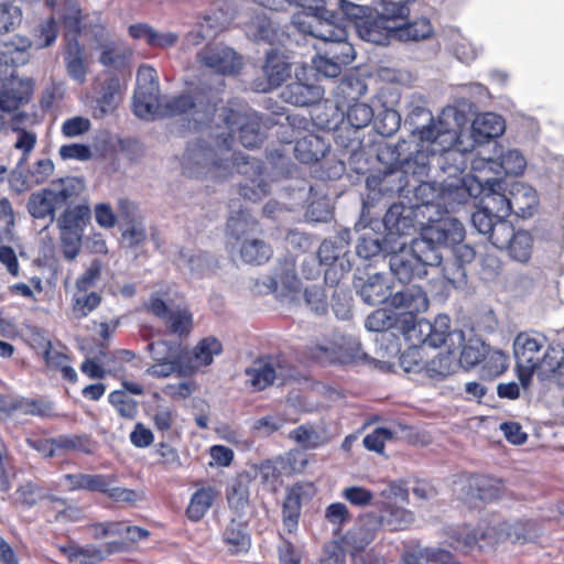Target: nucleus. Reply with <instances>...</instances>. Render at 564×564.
<instances>
[{"label":"nucleus","instance_id":"nucleus-1","mask_svg":"<svg viewBox=\"0 0 564 564\" xmlns=\"http://www.w3.org/2000/svg\"><path fill=\"white\" fill-rule=\"evenodd\" d=\"M405 123L417 137L420 143L413 161L406 163L408 170L415 163L413 173L427 176L432 169L442 172L433 183H422L416 188V196L422 198L429 212L434 207H443L446 213L454 212L484 193L481 175L465 174L466 161L460 135L442 121L435 122L425 108L416 107L409 115Z\"/></svg>","mask_w":564,"mask_h":564},{"label":"nucleus","instance_id":"nucleus-2","mask_svg":"<svg viewBox=\"0 0 564 564\" xmlns=\"http://www.w3.org/2000/svg\"><path fill=\"white\" fill-rule=\"evenodd\" d=\"M182 166L191 176L210 174L213 177H227L237 170L245 176L240 184V194L252 202L260 200L269 193L262 162L236 152L225 138V131L216 134L215 148H210L203 140L191 141L183 154Z\"/></svg>","mask_w":564,"mask_h":564},{"label":"nucleus","instance_id":"nucleus-3","mask_svg":"<svg viewBox=\"0 0 564 564\" xmlns=\"http://www.w3.org/2000/svg\"><path fill=\"white\" fill-rule=\"evenodd\" d=\"M218 98L213 90L196 91L195 96L181 95L166 100H160V89L156 72L149 65H143L137 74V88L133 96L134 113L141 119L177 116L192 110L197 128L207 124L215 116Z\"/></svg>","mask_w":564,"mask_h":564},{"label":"nucleus","instance_id":"nucleus-4","mask_svg":"<svg viewBox=\"0 0 564 564\" xmlns=\"http://www.w3.org/2000/svg\"><path fill=\"white\" fill-rule=\"evenodd\" d=\"M555 349L547 345L542 335L520 333L513 340V354L518 378L523 388H528L533 375L546 380L555 364Z\"/></svg>","mask_w":564,"mask_h":564},{"label":"nucleus","instance_id":"nucleus-5","mask_svg":"<svg viewBox=\"0 0 564 564\" xmlns=\"http://www.w3.org/2000/svg\"><path fill=\"white\" fill-rule=\"evenodd\" d=\"M442 257L437 256L426 240L413 239L409 248L405 242L394 243L389 251V268L401 283H410L427 274V268L440 267Z\"/></svg>","mask_w":564,"mask_h":564},{"label":"nucleus","instance_id":"nucleus-6","mask_svg":"<svg viewBox=\"0 0 564 564\" xmlns=\"http://www.w3.org/2000/svg\"><path fill=\"white\" fill-rule=\"evenodd\" d=\"M451 319L445 314L437 315L431 323L426 319H420L403 336L413 347L427 345L430 347H440L448 345V348H459L465 341L464 332L460 329L449 330Z\"/></svg>","mask_w":564,"mask_h":564},{"label":"nucleus","instance_id":"nucleus-7","mask_svg":"<svg viewBox=\"0 0 564 564\" xmlns=\"http://www.w3.org/2000/svg\"><path fill=\"white\" fill-rule=\"evenodd\" d=\"M308 356L322 364L352 365L367 359L360 343L350 336H337L330 343L315 344L308 348Z\"/></svg>","mask_w":564,"mask_h":564},{"label":"nucleus","instance_id":"nucleus-8","mask_svg":"<svg viewBox=\"0 0 564 564\" xmlns=\"http://www.w3.org/2000/svg\"><path fill=\"white\" fill-rule=\"evenodd\" d=\"M335 6L340 7L343 13L351 20L359 35L362 33L380 32L386 30L389 33L400 32L402 24H391V18L384 13L379 14L369 7L355 4L347 0H336Z\"/></svg>","mask_w":564,"mask_h":564},{"label":"nucleus","instance_id":"nucleus-9","mask_svg":"<svg viewBox=\"0 0 564 564\" xmlns=\"http://www.w3.org/2000/svg\"><path fill=\"white\" fill-rule=\"evenodd\" d=\"M226 126L225 138L228 139L230 145L234 144L232 133L238 130L239 140L245 148L253 149L262 141L260 132V123L256 115L241 113L239 111L223 108L218 115ZM234 149V147H231Z\"/></svg>","mask_w":564,"mask_h":564},{"label":"nucleus","instance_id":"nucleus-10","mask_svg":"<svg viewBox=\"0 0 564 564\" xmlns=\"http://www.w3.org/2000/svg\"><path fill=\"white\" fill-rule=\"evenodd\" d=\"M390 306L400 310L398 313L402 323V335L409 332L416 323V314L425 312L429 307V300L425 292L416 285L406 288L390 296Z\"/></svg>","mask_w":564,"mask_h":564},{"label":"nucleus","instance_id":"nucleus-11","mask_svg":"<svg viewBox=\"0 0 564 564\" xmlns=\"http://www.w3.org/2000/svg\"><path fill=\"white\" fill-rule=\"evenodd\" d=\"M62 23L57 24L54 19L47 21L42 30V35H56L58 33H87L97 35L104 28L97 23V19L82 18L78 4L69 0L66 3L65 12L62 15Z\"/></svg>","mask_w":564,"mask_h":564},{"label":"nucleus","instance_id":"nucleus-12","mask_svg":"<svg viewBox=\"0 0 564 564\" xmlns=\"http://www.w3.org/2000/svg\"><path fill=\"white\" fill-rule=\"evenodd\" d=\"M437 214L440 213L437 212ZM429 220L436 224L431 226L420 239L426 240L437 256L443 258L442 247L452 248V246L464 241L465 228L458 219H442L441 215L437 217L430 215Z\"/></svg>","mask_w":564,"mask_h":564},{"label":"nucleus","instance_id":"nucleus-13","mask_svg":"<svg viewBox=\"0 0 564 564\" xmlns=\"http://www.w3.org/2000/svg\"><path fill=\"white\" fill-rule=\"evenodd\" d=\"M196 55L199 63L221 75H236L243 65L241 55L218 42L206 44Z\"/></svg>","mask_w":564,"mask_h":564},{"label":"nucleus","instance_id":"nucleus-14","mask_svg":"<svg viewBox=\"0 0 564 564\" xmlns=\"http://www.w3.org/2000/svg\"><path fill=\"white\" fill-rule=\"evenodd\" d=\"M414 158L415 154L405 159L402 162L401 169L389 170L382 174L368 177L366 182L368 189L373 195L378 193L380 195L390 196L394 193H401L405 187L410 186L409 174H411L415 181H421L424 176H419L413 173V169L416 167L415 163L411 169L408 170L406 167V163L413 161Z\"/></svg>","mask_w":564,"mask_h":564},{"label":"nucleus","instance_id":"nucleus-15","mask_svg":"<svg viewBox=\"0 0 564 564\" xmlns=\"http://www.w3.org/2000/svg\"><path fill=\"white\" fill-rule=\"evenodd\" d=\"M246 376L253 390L261 391L276 380L284 382L291 376V370L285 360L270 357L254 361L246 369Z\"/></svg>","mask_w":564,"mask_h":564},{"label":"nucleus","instance_id":"nucleus-16","mask_svg":"<svg viewBox=\"0 0 564 564\" xmlns=\"http://www.w3.org/2000/svg\"><path fill=\"white\" fill-rule=\"evenodd\" d=\"M305 12L297 13L293 17L292 23L296 31L302 35H316L313 31L314 21H323L328 24H335L336 14L332 9L327 8L326 0H288Z\"/></svg>","mask_w":564,"mask_h":564},{"label":"nucleus","instance_id":"nucleus-17","mask_svg":"<svg viewBox=\"0 0 564 564\" xmlns=\"http://www.w3.org/2000/svg\"><path fill=\"white\" fill-rule=\"evenodd\" d=\"M527 166V160L518 150H508L500 154L499 160L491 156H477L471 162L474 172L485 173L490 172L496 176L505 173L519 175Z\"/></svg>","mask_w":564,"mask_h":564},{"label":"nucleus","instance_id":"nucleus-18","mask_svg":"<svg viewBox=\"0 0 564 564\" xmlns=\"http://www.w3.org/2000/svg\"><path fill=\"white\" fill-rule=\"evenodd\" d=\"M55 39L44 37L39 43H32L29 37H10L0 46V65H24L29 62L33 51L51 46Z\"/></svg>","mask_w":564,"mask_h":564},{"label":"nucleus","instance_id":"nucleus-19","mask_svg":"<svg viewBox=\"0 0 564 564\" xmlns=\"http://www.w3.org/2000/svg\"><path fill=\"white\" fill-rule=\"evenodd\" d=\"M264 285L278 297L296 301L300 295V281L294 263L289 260L281 262L273 274L267 278Z\"/></svg>","mask_w":564,"mask_h":564},{"label":"nucleus","instance_id":"nucleus-20","mask_svg":"<svg viewBox=\"0 0 564 564\" xmlns=\"http://www.w3.org/2000/svg\"><path fill=\"white\" fill-rule=\"evenodd\" d=\"M412 0H381L383 13L391 18V24H402L400 32L405 35H432V28L425 18L417 19L413 22H406L409 13L408 3Z\"/></svg>","mask_w":564,"mask_h":564},{"label":"nucleus","instance_id":"nucleus-21","mask_svg":"<svg viewBox=\"0 0 564 564\" xmlns=\"http://www.w3.org/2000/svg\"><path fill=\"white\" fill-rule=\"evenodd\" d=\"M148 307L152 314L166 324L172 334L180 337L189 334L193 316L187 310H170L166 303L159 297L151 299Z\"/></svg>","mask_w":564,"mask_h":564},{"label":"nucleus","instance_id":"nucleus-22","mask_svg":"<svg viewBox=\"0 0 564 564\" xmlns=\"http://www.w3.org/2000/svg\"><path fill=\"white\" fill-rule=\"evenodd\" d=\"M259 230V224L252 215L243 208L231 210L225 231V246L234 248L238 242L250 238Z\"/></svg>","mask_w":564,"mask_h":564},{"label":"nucleus","instance_id":"nucleus-23","mask_svg":"<svg viewBox=\"0 0 564 564\" xmlns=\"http://www.w3.org/2000/svg\"><path fill=\"white\" fill-rule=\"evenodd\" d=\"M174 261L181 270H187L196 278L207 276L218 268V260L214 256L188 248L178 249Z\"/></svg>","mask_w":564,"mask_h":564},{"label":"nucleus","instance_id":"nucleus-24","mask_svg":"<svg viewBox=\"0 0 564 564\" xmlns=\"http://www.w3.org/2000/svg\"><path fill=\"white\" fill-rule=\"evenodd\" d=\"M235 17L234 7L230 3L221 2L208 9L197 22V35L213 33L215 35L231 31V23Z\"/></svg>","mask_w":564,"mask_h":564},{"label":"nucleus","instance_id":"nucleus-25","mask_svg":"<svg viewBox=\"0 0 564 564\" xmlns=\"http://www.w3.org/2000/svg\"><path fill=\"white\" fill-rule=\"evenodd\" d=\"M503 489L505 487L500 479L486 475L469 476L462 488L467 498L481 501L498 499L502 495Z\"/></svg>","mask_w":564,"mask_h":564},{"label":"nucleus","instance_id":"nucleus-26","mask_svg":"<svg viewBox=\"0 0 564 564\" xmlns=\"http://www.w3.org/2000/svg\"><path fill=\"white\" fill-rule=\"evenodd\" d=\"M383 225L387 230L384 238L393 245L398 243L394 237L406 236L415 230L412 212L399 204L390 206L383 217Z\"/></svg>","mask_w":564,"mask_h":564},{"label":"nucleus","instance_id":"nucleus-27","mask_svg":"<svg viewBox=\"0 0 564 564\" xmlns=\"http://www.w3.org/2000/svg\"><path fill=\"white\" fill-rule=\"evenodd\" d=\"M227 252L235 259L249 264H262L272 256L271 247L263 240L254 237L246 238L234 248H227Z\"/></svg>","mask_w":564,"mask_h":564},{"label":"nucleus","instance_id":"nucleus-28","mask_svg":"<svg viewBox=\"0 0 564 564\" xmlns=\"http://www.w3.org/2000/svg\"><path fill=\"white\" fill-rule=\"evenodd\" d=\"M539 199L536 191L522 182H513L509 188V204L512 213L519 217H530L538 206Z\"/></svg>","mask_w":564,"mask_h":564},{"label":"nucleus","instance_id":"nucleus-29","mask_svg":"<svg viewBox=\"0 0 564 564\" xmlns=\"http://www.w3.org/2000/svg\"><path fill=\"white\" fill-rule=\"evenodd\" d=\"M355 288L361 300L369 305L384 303L390 296V286L380 273L369 275L367 280L359 278L355 281Z\"/></svg>","mask_w":564,"mask_h":564},{"label":"nucleus","instance_id":"nucleus-30","mask_svg":"<svg viewBox=\"0 0 564 564\" xmlns=\"http://www.w3.org/2000/svg\"><path fill=\"white\" fill-rule=\"evenodd\" d=\"M324 93V88L319 85L296 80L283 89L282 98L294 106L306 107L318 102L323 98Z\"/></svg>","mask_w":564,"mask_h":564},{"label":"nucleus","instance_id":"nucleus-31","mask_svg":"<svg viewBox=\"0 0 564 564\" xmlns=\"http://www.w3.org/2000/svg\"><path fill=\"white\" fill-rule=\"evenodd\" d=\"M484 184V204L487 209L496 214V217H506L512 213L509 204V194L501 193L502 183L496 177H482Z\"/></svg>","mask_w":564,"mask_h":564},{"label":"nucleus","instance_id":"nucleus-32","mask_svg":"<svg viewBox=\"0 0 564 564\" xmlns=\"http://www.w3.org/2000/svg\"><path fill=\"white\" fill-rule=\"evenodd\" d=\"M505 129L501 116L494 112L481 113L471 123V138L476 143H484L500 137Z\"/></svg>","mask_w":564,"mask_h":564},{"label":"nucleus","instance_id":"nucleus-33","mask_svg":"<svg viewBox=\"0 0 564 564\" xmlns=\"http://www.w3.org/2000/svg\"><path fill=\"white\" fill-rule=\"evenodd\" d=\"M293 150L299 161L310 164L325 156L329 143L317 134L308 133L296 140Z\"/></svg>","mask_w":564,"mask_h":564},{"label":"nucleus","instance_id":"nucleus-34","mask_svg":"<svg viewBox=\"0 0 564 564\" xmlns=\"http://www.w3.org/2000/svg\"><path fill=\"white\" fill-rule=\"evenodd\" d=\"M64 62L67 75L78 84L86 82L88 62L85 58L84 50L76 37L70 39L65 48Z\"/></svg>","mask_w":564,"mask_h":564},{"label":"nucleus","instance_id":"nucleus-35","mask_svg":"<svg viewBox=\"0 0 564 564\" xmlns=\"http://www.w3.org/2000/svg\"><path fill=\"white\" fill-rule=\"evenodd\" d=\"M367 93V85L358 75H348L340 79L334 90L337 110H341L349 101L357 100Z\"/></svg>","mask_w":564,"mask_h":564},{"label":"nucleus","instance_id":"nucleus-36","mask_svg":"<svg viewBox=\"0 0 564 564\" xmlns=\"http://www.w3.org/2000/svg\"><path fill=\"white\" fill-rule=\"evenodd\" d=\"M196 372V367L192 365L188 356L174 358L171 360L156 361L150 366L145 373L154 378H167L172 375L187 377Z\"/></svg>","mask_w":564,"mask_h":564},{"label":"nucleus","instance_id":"nucleus-37","mask_svg":"<svg viewBox=\"0 0 564 564\" xmlns=\"http://www.w3.org/2000/svg\"><path fill=\"white\" fill-rule=\"evenodd\" d=\"M47 189L58 208H62L85 189V184L78 177H65L54 181Z\"/></svg>","mask_w":564,"mask_h":564},{"label":"nucleus","instance_id":"nucleus-38","mask_svg":"<svg viewBox=\"0 0 564 564\" xmlns=\"http://www.w3.org/2000/svg\"><path fill=\"white\" fill-rule=\"evenodd\" d=\"M223 540L228 551L234 554L247 552L251 544L247 525L236 520H231L227 524L223 533Z\"/></svg>","mask_w":564,"mask_h":564},{"label":"nucleus","instance_id":"nucleus-39","mask_svg":"<svg viewBox=\"0 0 564 564\" xmlns=\"http://www.w3.org/2000/svg\"><path fill=\"white\" fill-rule=\"evenodd\" d=\"M414 520L411 511L392 506L391 503L383 505L382 514L376 521L373 529L379 527L388 528L391 531L403 530Z\"/></svg>","mask_w":564,"mask_h":564},{"label":"nucleus","instance_id":"nucleus-40","mask_svg":"<svg viewBox=\"0 0 564 564\" xmlns=\"http://www.w3.org/2000/svg\"><path fill=\"white\" fill-rule=\"evenodd\" d=\"M492 528L487 531L470 529L469 527L459 528L453 531L451 535V545L455 549H473L478 545L480 541H488V544L494 543Z\"/></svg>","mask_w":564,"mask_h":564},{"label":"nucleus","instance_id":"nucleus-41","mask_svg":"<svg viewBox=\"0 0 564 564\" xmlns=\"http://www.w3.org/2000/svg\"><path fill=\"white\" fill-rule=\"evenodd\" d=\"M26 207L32 217L37 219L48 218L50 223L54 220L55 210L59 209L53 200L47 187L32 193L29 197Z\"/></svg>","mask_w":564,"mask_h":564},{"label":"nucleus","instance_id":"nucleus-42","mask_svg":"<svg viewBox=\"0 0 564 564\" xmlns=\"http://www.w3.org/2000/svg\"><path fill=\"white\" fill-rule=\"evenodd\" d=\"M532 528L533 523L529 520L501 522L497 528H492L494 542L502 539H510L513 542L530 540L533 538Z\"/></svg>","mask_w":564,"mask_h":564},{"label":"nucleus","instance_id":"nucleus-43","mask_svg":"<svg viewBox=\"0 0 564 564\" xmlns=\"http://www.w3.org/2000/svg\"><path fill=\"white\" fill-rule=\"evenodd\" d=\"M264 74L272 87H278L291 75V63L275 51L267 54Z\"/></svg>","mask_w":564,"mask_h":564},{"label":"nucleus","instance_id":"nucleus-44","mask_svg":"<svg viewBox=\"0 0 564 564\" xmlns=\"http://www.w3.org/2000/svg\"><path fill=\"white\" fill-rule=\"evenodd\" d=\"M289 437L304 449H315L326 445L330 441L328 435L308 423L302 424L291 431Z\"/></svg>","mask_w":564,"mask_h":564},{"label":"nucleus","instance_id":"nucleus-45","mask_svg":"<svg viewBox=\"0 0 564 564\" xmlns=\"http://www.w3.org/2000/svg\"><path fill=\"white\" fill-rule=\"evenodd\" d=\"M58 551L64 554L72 564H98L105 560L102 550L95 546H78L73 543L58 545Z\"/></svg>","mask_w":564,"mask_h":564},{"label":"nucleus","instance_id":"nucleus-46","mask_svg":"<svg viewBox=\"0 0 564 564\" xmlns=\"http://www.w3.org/2000/svg\"><path fill=\"white\" fill-rule=\"evenodd\" d=\"M41 354L46 367L51 371H59L62 377L69 382H75L77 380V373L70 366V359L63 349L55 348L53 346L48 350H45Z\"/></svg>","mask_w":564,"mask_h":564},{"label":"nucleus","instance_id":"nucleus-47","mask_svg":"<svg viewBox=\"0 0 564 564\" xmlns=\"http://www.w3.org/2000/svg\"><path fill=\"white\" fill-rule=\"evenodd\" d=\"M121 100L120 80L116 76H109L101 85L97 97V107L101 115L109 113L116 109Z\"/></svg>","mask_w":564,"mask_h":564},{"label":"nucleus","instance_id":"nucleus-48","mask_svg":"<svg viewBox=\"0 0 564 564\" xmlns=\"http://www.w3.org/2000/svg\"><path fill=\"white\" fill-rule=\"evenodd\" d=\"M295 471L290 457H275L265 460L259 466L261 479L267 484H275L281 477L292 475Z\"/></svg>","mask_w":564,"mask_h":564},{"label":"nucleus","instance_id":"nucleus-49","mask_svg":"<svg viewBox=\"0 0 564 564\" xmlns=\"http://www.w3.org/2000/svg\"><path fill=\"white\" fill-rule=\"evenodd\" d=\"M100 303L101 295L98 292L75 290L70 300L72 315L76 319H83L95 311Z\"/></svg>","mask_w":564,"mask_h":564},{"label":"nucleus","instance_id":"nucleus-50","mask_svg":"<svg viewBox=\"0 0 564 564\" xmlns=\"http://www.w3.org/2000/svg\"><path fill=\"white\" fill-rule=\"evenodd\" d=\"M430 562L438 564H459L453 558L449 552L435 547L417 549L406 553L403 557V564H427Z\"/></svg>","mask_w":564,"mask_h":564},{"label":"nucleus","instance_id":"nucleus-51","mask_svg":"<svg viewBox=\"0 0 564 564\" xmlns=\"http://www.w3.org/2000/svg\"><path fill=\"white\" fill-rule=\"evenodd\" d=\"M216 491L212 487H203L197 489L189 501L186 509L187 518L191 521L200 520L212 507Z\"/></svg>","mask_w":564,"mask_h":564},{"label":"nucleus","instance_id":"nucleus-52","mask_svg":"<svg viewBox=\"0 0 564 564\" xmlns=\"http://www.w3.org/2000/svg\"><path fill=\"white\" fill-rule=\"evenodd\" d=\"M319 39L324 41L325 54L339 62L341 65H348L355 59L356 52L354 45L347 41V37Z\"/></svg>","mask_w":564,"mask_h":564},{"label":"nucleus","instance_id":"nucleus-53","mask_svg":"<svg viewBox=\"0 0 564 564\" xmlns=\"http://www.w3.org/2000/svg\"><path fill=\"white\" fill-rule=\"evenodd\" d=\"M90 218V208L87 204L67 206L57 219L58 228L83 231Z\"/></svg>","mask_w":564,"mask_h":564},{"label":"nucleus","instance_id":"nucleus-54","mask_svg":"<svg viewBox=\"0 0 564 564\" xmlns=\"http://www.w3.org/2000/svg\"><path fill=\"white\" fill-rule=\"evenodd\" d=\"M223 351L221 343L215 337L203 338L193 350V359L188 356L196 370L202 366H209L215 356Z\"/></svg>","mask_w":564,"mask_h":564},{"label":"nucleus","instance_id":"nucleus-55","mask_svg":"<svg viewBox=\"0 0 564 564\" xmlns=\"http://www.w3.org/2000/svg\"><path fill=\"white\" fill-rule=\"evenodd\" d=\"M366 328L371 332H384L388 329H397L402 334V323L398 313L380 308L372 312L366 319Z\"/></svg>","mask_w":564,"mask_h":564},{"label":"nucleus","instance_id":"nucleus-56","mask_svg":"<svg viewBox=\"0 0 564 564\" xmlns=\"http://www.w3.org/2000/svg\"><path fill=\"white\" fill-rule=\"evenodd\" d=\"M392 243L388 239L381 240L377 234L364 235L359 238L356 252L360 258L370 259L379 254L389 256Z\"/></svg>","mask_w":564,"mask_h":564},{"label":"nucleus","instance_id":"nucleus-57","mask_svg":"<svg viewBox=\"0 0 564 564\" xmlns=\"http://www.w3.org/2000/svg\"><path fill=\"white\" fill-rule=\"evenodd\" d=\"M510 258L518 262H527L533 251V238L527 230H518L510 239V243L505 248Z\"/></svg>","mask_w":564,"mask_h":564},{"label":"nucleus","instance_id":"nucleus-58","mask_svg":"<svg viewBox=\"0 0 564 564\" xmlns=\"http://www.w3.org/2000/svg\"><path fill=\"white\" fill-rule=\"evenodd\" d=\"M131 50L121 43H107L101 45L99 62L112 68L124 67L131 57Z\"/></svg>","mask_w":564,"mask_h":564},{"label":"nucleus","instance_id":"nucleus-59","mask_svg":"<svg viewBox=\"0 0 564 564\" xmlns=\"http://www.w3.org/2000/svg\"><path fill=\"white\" fill-rule=\"evenodd\" d=\"M454 350L449 348L446 354H440L426 364L425 371L430 378L441 380L455 371L457 364Z\"/></svg>","mask_w":564,"mask_h":564},{"label":"nucleus","instance_id":"nucleus-60","mask_svg":"<svg viewBox=\"0 0 564 564\" xmlns=\"http://www.w3.org/2000/svg\"><path fill=\"white\" fill-rule=\"evenodd\" d=\"M481 364L482 376L492 379L502 375L508 369L509 356L501 349L487 346Z\"/></svg>","mask_w":564,"mask_h":564},{"label":"nucleus","instance_id":"nucleus-61","mask_svg":"<svg viewBox=\"0 0 564 564\" xmlns=\"http://www.w3.org/2000/svg\"><path fill=\"white\" fill-rule=\"evenodd\" d=\"M300 511V494L295 490H290L282 506L283 527L289 533H292L297 529Z\"/></svg>","mask_w":564,"mask_h":564},{"label":"nucleus","instance_id":"nucleus-62","mask_svg":"<svg viewBox=\"0 0 564 564\" xmlns=\"http://www.w3.org/2000/svg\"><path fill=\"white\" fill-rule=\"evenodd\" d=\"M487 346L479 338H470L468 341L463 344L459 348H462L459 364L464 368H471L480 362H482V358L487 351Z\"/></svg>","mask_w":564,"mask_h":564},{"label":"nucleus","instance_id":"nucleus-63","mask_svg":"<svg viewBox=\"0 0 564 564\" xmlns=\"http://www.w3.org/2000/svg\"><path fill=\"white\" fill-rule=\"evenodd\" d=\"M148 350L155 362L188 356L181 344L166 340H159L149 344Z\"/></svg>","mask_w":564,"mask_h":564},{"label":"nucleus","instance_id":"nucleus-64","mask_svg":"<svg viewBox=\"0 0 564 564\" xmlns=\"http://www.w3.org/2000/svg\"><path fill=\"white\" fill-rule=\"evenodd\" d=\"M46 498V494L37 484L28 481L22 484L13 494L15 503L25 507H33L40 500Z\"/></svg>","mask_w":564,"mask_h":564}]
</instances>
